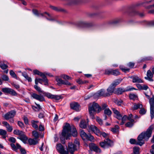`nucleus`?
Returning <instances> with one entry per match:
<instances>
[{
	"label": "nucleus",
	"instance_id": "28",
	"mask_svg": "<svg viewBox=\"0 0 154 154\" xmlns=\"http://www.w3.org/2000/svg\"><path fill=\"white\" fill-rule=\"evenodd\" d=\"M10 146L12 149L15 151H17L18 149H20L21 147L20 145L17 143H16V146L14 143H11Z\"/></svg>",
	"mask_w": 154,
	"mask_h": 154
},
{
	"label": "nucleus",
	"instance_id": "41",
	"mask_svg": "<svg viewBox=\"0 0 154 154\" xmlns=\"http://www.w3.org/2000/svg\"><path fill=\"white\" fill-rule=\"evenodd\" d=\"M80 134L82 139L84 140H85L87 134L84 131L82 130H81Z\"/></svg>",
	"mask_w": 154,
	"mask_h": 154
},
{
	"label": "nucleus",
	"instance_id": "40",
	"mask_svg": "<svg viewBox=\"0 0 154 154\" xmlns=\"http://www.w3.org/2000/svg\"><path fill=\"white\" fill-rule=\"evenodd\" d=\"M22 75L29 82H31L32 81V80L31 78L28 76L26 72H22Z\"/></svg>",
	"mask_w": 154,
	"mask_h": 154
},
{
	"label": "nucleus",
	"instance_id": "8",
	"mask_svg": "<svg viewBox=\"0 0 154 154\" xmlns=\"http://www.w3.org/2000/svg\"><path fill=\"white\" fill-rule=\"evenodd\" d=\"M56 149L61 154H68V150H65L63 146L60 143L58 144L57 145Z\"/></svg>",
	"mask_w": 154,
	"mask_h": 154
},
{
	"label": "nucleus",
	"instance_id": "52",
	"mask_svg": "<svg viewBox=\"0 0 154 154\" xmlns=\"http://www.w3.org/2000/svg\"><path fill=\"white\" fill-rule=\"evenodd\" d=\"M9 94L13 96H16L17 95V93L16 91L11 88L10 89Z\"/></svg>",
	"mask_w": 154,
	"mask_h": 154
},
{
	"label": "nucleus",
	"instance_id": "7",
	"mask_svg": "<svg viewBox=\"0 0 154 154\" xmlns=\"http://www.w3.org/2000/svg\"><path fill=\"white\" fill-rule=\"evenodd\" d=\"M149 103L150 106V114L151 117L152 119L154 117V95L152 98L149 100Z\"/></svg>",
	"mask_w": 154,
	"mask_h": 154
},
{
	"label": "nucleus",
	"instance_id": "55",
	"mask_svg": "<svg viewBox=\"0 0 154 154\" xmlns=\"http://www.w3.org/2000/svg\"><path fill=\"white\" fill-rule=\"evenodd\" d=\"M34 88L38 92H43V91H42L41 88L38 87L37 85H35L34 86Z\"/></svg>",
	"mask_w": 154,
	"mask_h": 154
},
{
	"label": "nucleus",
	"instance_id": "10",
	"mask_svg": "<svg viewBox=\"0 0 154 154\" xmlns=\"http://www.w3.org/2000/svg\"><path fill=\"white\" fill-rule=\"evenodd\" d=\"M94 97L95 98H97L101 97H107L106 93H105V90L103 89H101L98 91L94 95Z\"/></svg>",
	"mask_w": 154,
	"mask_h": 154
},
{
	"label": "nucleus",
	"instance_id": "14",
	"mask_svg": "<svg viewBox=\"0 0 154 154\" xmlns=\"http://www.w3.org/2000/svg\"><path fill=\"white\" fill-rule=\"evenodd\" d=\"M56 80L57 82L58 83L60 84H63L66 85H71V84L67 81H64L61 79L57 77L56 79Z\"/></svg>",
	"mask_w": 154,
	"mask_h": 154
},
{
	"label": "nucleus",
	"instance_id": "11",
	"mask_svg": "<svg viewBox=\"0 0 154 154\" xmlns=\"http://www.w3.org/2000/svg\"><path fill=\"white\" fill-rule=\"evenodd\" d=\"M16 114V112L14 110H11L6 113L3 117L6 120L13 118Z\"/></svg>",
	"mask_w": 154,
	"mask_h": 154
},
{
	"label": "nucleus",
	"instance_id": "63",
	"mask_svg": "<svg viewBox=\"0 0 154 154\" xmlns=\"http://www.w3.org/2000/svg\"><path fill=\"white\" fill-rule=\"evenodd\" d=\"M18 124L21 128H24V125L22 122L20 121H18Z\"/></svg>",
	"mask_w": 154,
	"mask_h": 154
},
{
	"label": "nucleus",
	"instance_id": "31",
	"mask_svg": "<svg viewBox=\"0 0 154 154\" xmlns=\"http://www.w3.org/2000/svg\"><path fill=\"white\" fill-rule=\"evenodd\" d=\"M88 123V122H87L85 120H82L80 122L79 125L80 127L82 128H85L86 127Z\"/></svg>",
	"mask_w": 154,
	"mask_h": 154
},
{
	"label": "nucleus",
	"instance_id": "26",
	"mask_svg": "<svg viewBox=\"0 0 154 154\" xmlns=\"http://www.w3.org/2000/svg\"><path fill=\"white\" fill-rule=\"evenodd\" d=\"M91 147L94 151L97 153H100L101 152V150L94 143L91 144Z\"/></svg>",
	"mask_w": 154,
	"mask_h": 154
},
{
	"label": "nucleus",
	"instance_id": "5",
	"mask_svg": "<svg viewBox=\"0 0 154 154\" xmlns=\"http://www.w3.org/2000/svg\"><path fill=\"white\" fill-rule=\"evenodd\" d=\"M88 129L89 131H92L97 135L100 136L102 135L103 137H105L107 136V134L104 132L100 131V130L96 126L91 125L88 126Z\"/></svg>",
	"mask_w": 154,
	"mask_h": 154
},
{
	"label": "nucleus",
	"instance_id": "21",
	"mask_svg": "<svg viewBox=\"0 0 154 154\" xmlns=\"http://www.w3.org/2000/svg\"><path fill=\"white\" fill-rule=\"evenodd\" d=\"M33 13L35 15L39 17L40 16L42 17L44 16L45 14H46L48 15V16H50V15L46 12H45L44 13H42L39 12L38 10L35 9H33L32 11Z\"/></svg>",
	"mask_w": 154,
	"mask_h": 154
},
{
	"label": "nucleus",
	"instance_id": "1",
	"mask_svg": "<svg viewBox=\"0 0 154 154\" xmlns=\"http://www.w3.org/2000/svg\"><path fill=\"white\" fill-rule=\"evenodd\" d=\"M77 131L73 125L70 126L68 123L66 124L62 132V136L66 139L72 135L73 137H76L77 135Z\"/></svg>",
	"mask_w": 154,
	"mask_h": 154
},
{
	"label": "nucleus",
	"instance_id": "50",
	"mask_svg": "<svg viewBox=\"0 0 154 154\" xmlns=\"http://www.w3.org/2000/svg\"><path fill=\"white\" fill-rule=\"evenodd\" d=\"M61 77L65 80H70L71 79V78L68 75L64 74L62 75Z\"/></svg>",
	"mask_w": 154,
	"mask_h": 154
},
{
	"label": "nucleus",
	"instance_id": "18",
	"mask_svg": "<svg viewBox=\"0 0 154 154\" xmlns=\"http://www.w3.org/2000/svg\"><path fill=\"white\" fill-rule=\"evenodd\" d=\"M113 113L116 115V117L118 119H121L122 115L120 113V112L115 108L112 109Z\"/></svg>",
	"mask_w": 154,
	"mask_h": 154
},
{
	"label": "nucleus",
	"instance_id": "27",
	"mask_svg": "<svg viewBox=\"0 0 154 154\" xmlns=\"http://www.w3.org/2000/svg\"><path fill=\"white\" fill-rule=\"evenodd\" d=\"M2 123L5 126L8 131L11 132L13 130L12 126H10L7 122L4 121L2 122Z\"/></svg>",
	"mask_w": 154,
	"mask_h": 154
},
{
	"label": "nucleus",
	"instance_id": "48",
	"mask_svg": "<svg viewBox=\"0 0 154 154\" xmlns=\"http://www.w3.org/2000/svg\"><path fill=\"white\" fill-rule=\"evenodd\" d=\"M94 139V137L90 134H87L85 140L92 141Z\"/></svg>",
	"mask_w": 154,
	"mask_h": 154
},
{
	"label": "nucleus",
	"instance_id": "30",
	"mask_svg": "<svg viewBox=\"0 0 154 154\" xmlns=\"http://www.w3.org/2000/svg\"><path fill=\"white\" fill-rule=\"evenodd\" d=\"M33 72L34 74L37 75H40L42 78H45V74L40 72L37 69L34 70L33 71Z\"/></svg>",
	"mask_w": 154,
	"mask_h": 154
},
{
	"label": "nucleus",
	"instance_id": "62",
	"mask_svg": "<svg viewBox=\"0 0 154 154\" xmlns=\"http://www.w3.org/2000/svg\"><path fill=\"white\" fill-rule=\"evenodd\" d=\"M50 8H51L52 9L56 11H61V10L59 8L57 7H54V6H50Z\"/></svg>",
	"mask_w": 154,
	"mask_h": 154
},
{
	"label": "nucleus",
	"instance_id": "19",
	"mask_svg": "<svg viewBox=\"0 0 154 154\" xmlns=\"http://www.w3.org/2000/svg\"><path fill=\"white\" fill-rule=\"evenodd\" d=\"M129 78L132 79V82L133 83H143V80L137 76H134L130 77Z\"/></svg>",
	"mask_w": 154,
	"mask_h": 154
},
{
	"label": "nucleus",
	"instance_id": "45",
	"mask_svg": "<svg viewBox=\"0 0 154 154\" xmlns=\"http://www.w3.org/2000/svg\"><path fill=\"white\" fill-rule=\"evenodd\" d=\"M122 122H121L120 124L121 125H123L125 122L128 120V116L126 115L124 116L122 118Z\"/></svg>",
	"mask_w": 154,
	"mask_h": 154
},
{
	"label": "nucleus",
	"instance_id": "61",
	"mask_svg": "<svg viewBox=\"0 0 154 154\" xmlns=\"http://www.w3.org/2000/svg\"><path fill=\"white\" fill-rule=\"evenodd\" d=\"M134 65L135 63H134L132 62H130L127 64V66L131 68H133L134 67Z\"/></svg>",
	"mask_w": 154,
	"mask_h": 154
},
{
	"label": "nucleus",
	"instance_id": "23",
	"mask_svg": "<svg viewBox=\"0 0 154 154\" xmlns=\"http://www.w3.org/2000/svg\"><path fill=\"white\" fill-rule=\"evenodd\" d=\"M39 141V140L35 138H29L28 139V142L29 144L30 145H35L38 143Z\"/></svg>",
	"mask_w": 154,
	"mask_h": 154
},
{
	"label": "nucleus",
	"instance_id": "54",
	"mask_svg": "<svg viewBox=\"0 0 154 154\" xmlns=\"http://www.w3.org/2000/svg\"><path fill=\"white\" fill-rule=\"evenodd\" d=\"M10 88H5L2 89V91L5 93H9Z\"/></svg>",
	"mask_w": 154,
	"mask_h": 154
},
{
	"label": "nucleus",
	"instance_id": "44",
	"mask_svg": "<svg viewBox=\"0 0 154 154\" xmlns=\"http://www.w3.org/2000/svg\"><path fill=\"white\" fill-rule=\"evenodd\" d=\"M112 114V112L109 109H106L104 110V114L108 116H110Z\"/></svg>",
	"mask_w": 154,
	"mask_h": 154
},
{
	"label": "nucleus",
	"instance_id": "60",
	"mask_svg": "<svg viewBox=\"0 0 154 154\" xmlns=\"http://www.w3.org/2000/svg\"><path fill=\"white\" fill-rule=\"evenodd\" d=\"M146 112V110L144 108H142L139 111V113L140 114L144 115Z\"/></svg>",
	"mask_w": 154,
	"mask_h": 154
},
{
	"label": "nucleus",
	"instance_id": "33",
	"mask_svg": "<svg viewBox=\"0 0 154 154\" xmlns=\"http://www.w3.org/2000/svg\"><path fill=\"white\" fill-rule=\"evenodd\" d=\"M129 121V122L125 124V126L131 128L134 125V123L135 122L134 120H131V121Z\"/></svg>",
	"mask_w": 154,
	"mask_h": 154
},
{
	"label": "nucleus",
	"instance_id": "4",
	"mask_svg": "<svg viewBox=\"0 0 154 154\" xmlns=\"http://www.w3.org/2000/svg\"><path fill=\"white\" fill-rule=\"evenodd\" d=\"M79 140L76 139L74 141V144H73L71 142L68 143V147L66 149L72 154H73L74 152L78 149L79 147Z\"/></svg>",
	"mask_w": 154,
	"mask_h": 154
},
{
	"label": "nucleus",
	"instance_id": "64",
	"mask_svg": "<svg viewBox=\"0 0 154 154\" xmlns=\"http://www.w3.org/2000/svg\"><path fill=\"white\" fill-rule=\"evenodd\" d=\"M9 141L12 143H14L16 142L15 139L13 137H10L9 139Z\"/></svg>",
	"mask_w": 154,
	"mask_h": 154
},
{
	"label": "nucleus",
	"instance_id": "9",
	"mask_svg": "<svg viewBox=\"0 0 154 154\" xmlns=\"http://www.w3.org/2000/svg\"><path fill=\"white\" fill-rule=\"evenodd\" d=\"M44 78H42V79L36 78L35 79V85H37L38 83L42 84V82L43 81L44 82V85H48V80L46 78L45 75Z\"/></svg>",
	"mask_w": 154,
	"mask_h": 154
},
{
	"label": "nucleus",
	"instance_id": "22",
	"mask_svg": "<svg viewBox=\"0 0 154 154\" xmlns=\"http://www.w3.org/2000/svg\"><path fill=\"white\" fill-rule=\"evenodd\" d=\"M130 143L132 144H136V145H139L141 146L143 144V142H140V141L138 140L137 141H136L135 139H131L129 141Z\"/></svg>",
	"mask_w": 154,
	"mask_h": 154
},
{
	"label": "nucleus",
	"instance_id": "49",
	"mask_svg": "<svg viewBox=\"0 0 154 154\" xmlns=\"http://www.w3.org/2000/svg\"><path fill=\"white\" fill-rule=\"evenodd\" d=\"M76 82L79 84H82L88 82L87 81H83L80 79L77 80Z\"/></svg>",
	"mask_w": 154,
	"mask_h": 154
},
{
	"label": "nucleus",
	"instance_id": "51",
	"mask_svg": "<svg viewBox=\"0 0 154 154\" xmlns=\"http://www.w3.org/2000/svg\"><path fill=\"white\" fill-rule=\"evenodd\" d=\"M133 152L134 154H139V149L138 147H134L133 149Z\"/></svg>",
	"mask_w": 154,
	"mask_h": 154
},
{
	"label": "nucleus",
	"instance_id": "16",
	"mask_svg": "<svg viewBox=\"0 0 154 154\" xmlns=\"http://www.w3.org/2000/svg\"><path fill=\"white\" fill-rule=\"evenodd\" d=\"M153 75L150 70H148L147 72V76L145 77V79L149 81L152 82L153 81L152 79Z\"/></svg>",
	"mask_w": 154,
	"mask_h": 154
},
{
	"label": "nucleus",
	"instance_id": "59",
	"mask_svg": "<svg viewBox=\"0 0 154 154\" xmlns=\"http://www.w3.org/2000/svg\"><path fill=\"white\" fill-rule=\"evenodd\" d=\"M96 121L100 125H102L103 124V122L102 119L98 117H97L96 118Z\"/></svg>",
	"mask_w": 154,
	"mask_h": 154
},
{
	"label": "nucleus",
	"instance_id": "6",
	"mask_svg": "<svg viewBox=\"0 0 154 154\" xmlns=\"http://www.w3.org/2000/svg\"><path fill=\"white\" fill-rule=\"evenodd\" d=\"M113 145V142L109 139H106L104 140L103 141L100 143V145L101 147L104 149L111 147Z\"/></svg>",
	"mask_w": 154,
	"mask_h": 154
},
{
	"label": "nucleus",
	"instance_id": "17",
	"mask_svg": "<svg viewBox=\"0 0 154 154\" xmlns=\"http://www.w3.org/2000/svg\"><path fill=\"white\" fill-rule=\"evenodd\" d=\"M71 109L76 111H79L80 109V106L76 102H73L70 104Z\"/></svg>",
	"mask_w": 154,
	"mask_h": 154
},
{
	"label": "nucleus",
	"instance_id": "37",
	"mask_svg": "<svg viewBox=\"0 0 154 154\" xmlns=\"http://www.w3.org/2000/svg\"><path fill=\"white\" fill-rule=\"evenodd\" d=\"M143 106L142 104L140 103H134L133 107H132L133 109L134 110H136L138 108H142Z\"/></svg>",
	"mask_w": 154,
	"mask_h": 154
},
{
	"label": "nucleus",
	"instance_id": "34",
	"mask_svg": "<svg viewBox=\"0 0 154 154\" xmlns=\"http://www.w3.org/2000/svg\"><path fill=\"white\" fill-rule=\"evenodd\" d=\"M14 133L17 135H19L20 137L23 136L24 134V132L21 131H20L18 129H16L14 131Z\"/></svg>",
	"mask_w": 154,
	"mask_h": 154
},
{
	"label": "nucleus",
	"instance_id": "20",
	"mask_svg": "<svg viewBox=\"0 0 154 154\" xmlns=\"http://www.w3.org/2000/svg\"><path fill=\"white\" fill-rule=\"evenodd\" d=\"M32 97L34 99L40 101H42L44 100L43 96L39 95L35 93H33L31 95Z\"/></svg>",
	"mask_w": 154,
	"mask_h": 154
},
{
	"label": "nucleus",
	"instance_id": "42",
	"mask_svg": "<svg viewBox=\"0 0 154 154\" xmlns=\"http://www.w3.org/2000/svg\"><path fill=\"white\" fill-rule=\"evenodd\" d=\"M114 102L119 106H122L123 104V101L121 100L116 99L114 100Z\"/></svg>",
	"mask_w": 154,
	"mask_h": 154
},
{
	"label": "nucleus",
	"instance_id": "57",
	"mask_svg": "<svg viewBox=\"0 0 154 154\" xmlns=\"http://www.w3.org/2000/svg\"><path fill=\"white\" fill-rule=\"evenodd\" d=\"M2 78L3 80L5 81H8L9 79L8 77L5 75H3L2 76Z\"/></svg>",
	"mask_w": 154,
	"mask_h": 154
},
{
	"label": "nucleus",
	"instance_id": "35",
	"mask_svg": "<svg viewBox=\"0 0 154 154\" xmlns=\"http://www.w3.org/2000/svg\"><path fill=\"white\" fill-rule=\"evenodd\" d=\"M18 138L22 141L24 143H26L28 140V137L24 134L23 136L20 137Z\"/></svg>",
	"mask_w": 154,
	"mask_h": 154
},
{
	"label": "nucleus",
	"instance_id": "36",
	"mask_svg": "<svg viewBox=\"0 0 154 154\" xmlns=\"http://www.w3.org/2000/svg\"><path fill=\"white\" fill-rule=\"evenodd\" d=\"M31 125L32 127L35 129H38V125L37 124L38 121H37L32 120L31 122Z\"/></svg>",
	"mask_w": 154,
	"mask_h": 154
},
{
	"label": "nucleus",
	"instance_id": "39",
	"mask_svg": "<svg viewBox=\"0 0 154 154\" xmlns=\"http://www.w3.org/2000/svg\"><path fill=\"white\" fill-rule=\"evenodd\" d=\"M32 136L34 137V138L38 139L39 137L40 134L39 133L35 131H33L32 132Z\"/></svg>",
	"mask_w": 154,
	"mask_h": 154
},
{
	"label": "nucleus",
	"instance_id": "29",
	"mask_svg": "<svg viewBox=\"0 0 154 154\" xmlns=\"http://www.w3.org/2000/svg\"><path fill=\"white\" fill-rule=\"evenodd\" d=\"M0 67L3 70L7 69L8 67V66L6 64V62L4 61H0Z\"/></svg>",
	"mask_w": 154,
	"mask_h": 154
},
{
	"label": "nucleus",
	"instance_id": "38",
	"mask_svg": "<svg viewBox=\"0 0 154 154\" xmlns=\"http://www.w3.org/2000/svg\"><path fill=\"white\" fill-rule=\"evenodd\" d=\"M35 104L36 105V106H32V108L33 110L35 111H38L42 109L41 106L39 104H37L36 103H35Z\"/></svg>",
	"mask_w": 154,
	"mask_h": 154
},
{
	"label": "nucleus",
	"instance_id": "3",
	"mask_svg": "<svg viewBox=\"0 0 154 154\" xmlns=\"http://www.w3.org/2000/svg\"><path fill=\"white\" fill-rule=\"evenodd\" d=\"M154 128L153 125H151L145 132L142 133L138 137L137 139L144 143V140H147L151 136L152 130Z\"/></svg>",
	"mask_w": 154,
	"mask_h": 154
},
{
	"label": "nucleus",
	"instance_id": "47",
	"mask_svg": "<svg viewBox=\"0 0 154 154\" xmlns=\"http://www.w3.org/2000/svg\"><path fill=\"white\" fill-rule=\"evenodd\" d=\"M112 74L113 75L117 76L120 74V72L118 69L112 70Z\"/></svg>",
	"mask_w": 154,
	"mask_h": 154
},
{
	"label": "nucleus",
	"instance_id": "46",
	"mask_svg": "<svg viewBox=\"0 0 154 154\" xmlns=\"http://www.w3.org/2000/svg\"><path fill=\"white\" fill-rule=\"evenodd\" d=\"M120 69L123 72H129L130 70L129 69L126 68L124 66H119Z\"/></svg>",
	"mask_w": 154,
	"mask_h": 154
},
{
	"label": "nucleus",
	"instance_id": "58",
	"mask_svg": "<svg viewBox=\"0 0 154 154\" xmlns=\"http://www.w3.org/2000/svg\"><path fill=\"white\" fill-rule=\"evenodd\" d=\"M112 69L106 70L105 71V73L106 74L109 75L112 74Z\"/></svg>",
	"mask_w": 154,
	"mask_h": 154
},
{
	"label": "nucleus",
	"instance_id": "13",
	"mask_svg": "<svg viewBox=\"0 0 154 154\" xmlns=\"http://www.w3.org/2000/svg\"><path fill=\"white\" fill-rule=\"evenodd\" d=\"M133 90H136V89L133 87H132L128 89L127 90H125L124 89L119 88H117L116 90L115 91L114 93L117 94H121L126 91H131Z\"/></svg>",
	"mask_w": 154,
	"mask_h": 154
},
{
	"label": "nucleus",
	"instance_id": "32",
	"mask_svg": "<svg viewBox=\"0 0 154 154\" xmlns=\"http://www.w3.org/2000/svg\"><path fill=\"white\" fill-rule=\"evenodd\" d=\"M7 133V131L5 130L0 129V135L2 136L3 138L5 139Z\"/></svg>",
	"mask_w": 154,
	"mask_h": 154
},
{
	"label": "nucleus",
	"instance_id": "56",
	"mask_svg": "<svg viewBox=\"0 0 154 154\" xmlns=\"http://www.w3.org/2000/svg\"><path fill=\"white\" fill-rule=\"evenodd\" d=\"M10 75L13 78H16L17 79V76L14 73V72L13 70H11L10 72Z\"/></svg>",
	"mask_w": 154,
	"mask_h": 154
},
{
	"label": "nucleus",
	"instance_id": "53",
	"mask_svg": "<svg viewBox=\"0 0 154 154\" xmlns=\"http://www.w3.org/2000/svg\"><path fill=\"white\" fill-rule=\"evenodd\" d=\"M150 2H152V3L153 4L152 5H150L149 6V8H154V0H152L151 1H146L144 2V3H146L147 4H149V3Z\"/></svg>",
	"mask_w": 154,
	"mask_h": 154
},
{
	"label": "nucleus",
	"instance_id": "15",
	"mask_svg": "<svg viewBox=\"0 0 154 154\" xmlns=\"http://www.w3.org/2000/svg\"><path fill=\"white\" fill-rule=\"evenodd\" d=\"M45 96L49 98L54 99L56 100H59L61 99L60 96L53 95L48 93H45Z\"/></svg>",
	"mask_w": 154,
	"mask_h": 154
},
{
	"label": "nucleus",
	"instance_id": "25",
	"mask_svg": "<svg viewBox=\"0 0 154 154\" xmlns=\"http://www.w3.org/2000/svg\"><path fill=\"white\" fill-rule=\"evenodd\" d=\"M115 88L112 86L111 85L107 89V92L106 93V95H107V97L109 96L112 94L114 91Z\"/></svg>",
	"mask_w": 154,
	"mask_h": 154
},
{
	"label": "nucleus",
	"instance_id": "2",
	"mask_svg": "<svg viewBox=\"0 0 154 154\" xmlns=\"http://www.w3.org/2000/svg\"><path fill=\"white\" fill-rule=\"evenodd\" d=\"M88 110L91 117L94 119L95 113H99L101 111V108L97 103L94 102L89 104Z\"/></svg>",
	"mask_w": 154,
	"mask_h": 154
},
{
	"label": "nucleus",
	"instance_id": "43",
	"mask_svg": "<svg viewBox=\"0 0 154 154\" xmlns=\"http://www.w3.org/2000/svg\"><path fill=\"white\" fill-rule=\"evenodd\" d=\"M129 98L131 99L135 100L137 99L138 97L137 95L134 94H131L129 95Z\"/></svg>",
	"mask_w": 154,
	"mask_h": 154
},
{
	"label": "nucleus",
	"instance_id": "12",
	"mask_svg": "<svg viewBox=\"0 0 154 154\" xmlns=\"http://www.w3.org/2000/svg\"><path fill=\"white\" fill-rule=\"evenodd\" d=\"M79 25L81 27H90L94 26L92 22H88L87 21H81L79 23Z\"/></svg>",
	"mask_w": 154,
	"mask_h": 154
},
{
	"label": "nucleus",
	"instance_id": "24",
	"mask_svg": "<svg viewBox=\"0 0 154 154\" xmlns=\"http://www.w3.org/2000/svg\"><path fill=\"white\" fill-rule=\"evenodd\" d=\"M122 80V79L121 78L116 79L113 82L111 85L114 88H115L117 85H119L121 82Z\"/></svg>",
	"mask_w": 154,
	"mask_h": 154
}]
</instances>
